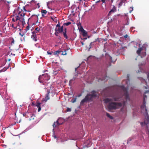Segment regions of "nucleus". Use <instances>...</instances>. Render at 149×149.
<instances>
[{
    "instance_id": "29",
    "label": "nucleus",
    "mask_w": 149,
    "mask_h": 149,
    "mask_svg": "<svg viewBox=\"0 0 149 149\" xmlns=\"http://www.w3.org/2000/svg\"><path fill=\"white\" fill-rule=\"evenodd\" d=\"M76 101V98H75L74 99V100H72V102L73 103H74V102H75Z\"/></svg>"
},
{
    "instance_id": "48",
    "label": "nucleus",
    "mask_w": 149,
    "mask_h": 149,
    "mask_svg": "<svg viewBox=\"0 0 149 149\" xmlns=\"http://www.w3.org/2000/svg\"><path fill=\"white\" fill-rule=\"evenodd\" d=\"M81 43L82 45H84V43L83 42H81Z\"/></svg>"
},
{
    "instance_id": "49",
    "label": "nucleus",
    "mask_w": 149,
    "mask_h": 149,
    "mask_svg": "<svg viewBox=\"0 0 149 149\" xmlns=\"http://www.w3.org/2000/svg\"><path fill=\"white\" fill-rule=\"evenodd\" d=\"M100 1V0H99L97 1H96V3H98V2H99Z\"/></svg>"
},
{
    "instance_id": "42",
    "label": "nucleus",
    "mask_w": 149,
    "mask_h": 149,
    "mask_svg": "<svg viewBox=\"0 0 149 149\" xmlns=\"http://www.w3.org/2000/svg\"><path fill=\"white\" fill-rule=\"evenodd\" d=\"M134 113H133V114L134 115V114H136V113H135V112H136V110H134Z\"/></svg>"
},
{
    "instance_id": "6",
    "label": "nucleus",
    "mask_w": 149,
    "mask_h": 149,
    "mask_svg": "<svg viewBox=\"0 0 149 149\" xmlns=\"http://www.w3.org/2000/svg\"><path fill=\"white\" fill-rule=\"evenodd\" d=\"M93 98V93L91 92V93L88 94L85 97V98L81 100L80 103V105H83L85 102L92 100Z\"/></svg>"
},
{
    "instance_id": "27",
    "label": "nucleus",
    "mask_w": 149,
    "mask_h": 149,
    "mask_svg": "<svg viewBox=\"0 0 149 149\" xmlns=\"http://www.w3.org/2000/svg\"><path fill=\"white\" fill-rule=\"evenodd\" d=\"M54 129L53 130V137H54V138L55 139H56V136L54 134Z\"/></svg>"
},
{
    "instance_id": "13",
    "label": "nucleus",
    "mask_w": 149,
    "mask_h": 149,
    "mask_svg": "<svg viewBox=\"0 0 149 149\" xmlns=\"http://www.w3.org/2000/svg\"><path fill=\"white\" fill-rule=\"evenodd\" d=\"M47 13V11L45 10H42L41 11V13L42 14V16H45Z\"/></svg>"
},
{
    "instance_id": "39",
    "label": "nucleus",
    "mask_w": 149,
    "mask_h": 149,
    "mask_svg": "<svg viewBox=\"0 0 149 149\" xmlns=\"http://www.w3.org/2000/svg\"><path fill=\"white\" fill-rule=\"evenodd\" d=\"M128 36V35L127 34H126L124 36V37L125 38H127Z\"/></svg>"
},
{
    "instance_id": "34",
    "label": "nucleus",
    "mask_w": 149,
    "mask_h": 149,
    "mask_svg": "<svg viewBox=\"0 0 149 149\" xmlns=\"http://www.w3.org/2000/svg\"><path fill=\"white\" fill-rule=\"evenodd\" d=\"M109 118L111 119H113V117L112 116H111V115H110V116Z\"/></svg>"
},
{
    "instance_id": "31",
    "label": "nucleus",
    "mask_w": 149,
    "mask_h": 149,
    "mask_svg": "<svg viewBox=\"0 0 149 149\" xmlns=\"http://www.w3.org/2000/svg\"><path fill=\"white\" fill-rule=\"evenodd\" d=\"M106 114L107 116L108 117H109L110 116V115L107 113H106Z\"/></svg>"
},
{
    "instance_id": "9",
    "label": "nucleus",
    "mask_w": 149,
    "mask_h": 149,
    "mask_svg": "<svg viewBox=\"0 0 149 149\" xmlns=\"http://www.w3.org/2000/svg\"><path fill=\"white\" fill-rule=\"evenodd\" d=\"M61 120V119H59L56 122H54V128L57 125H61L62 123H59L60 121Z\"/></svg>"
},
{
    "instance_id": "30",
    "label": "nucleus",
    "mask_w": 149,
    "mask_h": 149,
    "mask_svg": "<svg viewBox=\"0 0 149 149\" xmlns=\"http://www.w3.org/2000/svg\"><path fill=\"white\" fill-rule=\"evenodd\" d=\"M71 111V109L70 108H68L67 109V111Z\"/></svg>"
},
{
    "instance_id": "21",
    "label": "nucleus",
    "mask_w": 149,
    "mask_h": 149,
    "mask_svg": "<svg viewBox=\"0 0 149 149\" xmlns=\"http://www.w3.org/2000/svg\"><path fill=\"white\" fill-rule=\"evenodd\" d=\"M107 57V58H108L109 60V61L110 62H111L112 61V57L111 56H110L108 55Z\"/></svg>"
},
{
    "instance_id": "57",
    "label": "nucleus",
    "mask_w": 149,
    "mask_h": 149,
    "mask_svg": "<svg viewBox=\"0 0 149 149\" xmlns=\"http://www.w3.org/2000/svg\"><path fill=\"white\" fill-rule=\"evenodd\" d=\"M142 137H143V139H144V138H143V136H142Z\"/></svg>"
},
{
    "instance_id": "35",
    "label": "nucleus",
    "mask_w": 149,
    "mask_h": 149,
    "mask_svg": "<svg viewBox=\"0 0 149 149\" xmlns=\"http://www.w3.org/2000/svg\"><path fill=\"white\" fill-rule=\"evenodd\" d=\"M91 57H93V56H89L88 58V60H90V58Z\"/></svg>"
},
{
    "instance_id": "51",
    "label": "nucleus",
    "mask_w": 149,
    "mask_h": 149,
    "mask_svg": "<svg viewBox=\"0 0 149 149\" xmlns=\"http://www.w3.org/2000/svg\"><path fill=\"white\" fill-rule=\"evenodd\" d=\"M19 34H20V35L21 36H23V35L22 34L20 33H19Z\"/></svg>"
},
{
    "instance_id": "14",
    "label": "nucleus",
    "mask_w": 149,
    "mask_h": 149,
    "mask_svg": "<svg viewBox=\"0 0 149 149\" xmlns=\"http://www.w3.org/2000/svg\"><path fill=\"white\" fill-rule=\"evenodd\" d=\"M63 26L61 27H59L57 29V31L59 33L62 32L63 31Z\"/></svg>"
},
{
    "instance_id": "36",
    "label": "nucleus",
    "mask_w": 149,
    "mask_h": 149,
    "mask_svg": "<svg viewBox=\"0 0 149 149\" xmlns=\"http://www.w3.org/2000/svg\"><path fill=\"white\" fill-rule=\"evenodd\" d=\"M56 29L58 27V28L59 27H60V26H59V24H57L56 26Z\"/></svg>"
},
{
    "instance_id": "24",
    "label": "nucleus",
    "mask_w": 149,
    "mask_h": 149,
    "mask_svg": "<svg viewBox=\"0 0 149 149\" xmlns=\"http://www.w3.org/2000/svg\"><path fill=\"white\" fill-rule=\"evenodd\" d=\"M117 34L119 36H121L122 35V33L117 32Z\"/></svg>"
},
{
    "instance_id": "2",
    "label": "nucleus",
    "mask_w": 149,
    "mask_h": 149,
    "mask_svg": "<svg viewBox=\"0 0 149 149\" xmlns=\"http://www.w3.org/2000/svg\"><path fill=\"white\" fill-rule=\"evenodd\" d=\"M147 79L148 80V82L145 79H143L142 81V83L145 84L144 86L145 89H146L145 91L144 94L143 95V104L141 107V112L143 113L145 115V119L144 120H149V116L148 115L147 109L146 107L147 96L145 95V94L149 93V73L147 74Z\"/></svg>"
},
{
    "instance_id": "17",
    "label": "nucleus",
    "mask_w": 149,
    "mask_h": 149,
    "mask_svg": "<svg viewBox=\"0 0 149 149\" xmlns=\"http://www.w3.org/2000/svg\"><path fill=\"white\" fill-rule=\"evenodd\" d=\"M64 37L66 39H68V36L66 35V29H65V31L63 33Z\"/></svg>"
},
{
    "instance_id": "18",
    "label": "nucleus",
    "mask_w": 149,
    "mask_h": 149,
    "mask_svg": "<svg viewBox=\"0 0 149 149\" xmlns=\"http://www.w3.org/2000/svg\"><path fill=\"white\" fill-rule=\"evenodd\" d=\"M126 0H121L119 4V6L120 7L123 4V3H124Z\"/></svg>"
},
{
    "instance_id": "60",
    "label": "nucleus",
    "mask_w": 149,
    "mask_h": 149,
    "mask_svg": "<svg viewBox=\"0 0 149 149\" xmlns=\"http://www.w3.org/2000/svg\"><path fill=\"white\" fill-rule=\"evenodd\" d=\"M92 44V43H91V44H90V45H91V44Z\"/></svg>"
},
{
    "instance_id": "33",
    "label": "nucleus",
    "mask_w": 149,
    "mask_h": 149,
    "mask_svg": "<svg viewBox=\"0 0 149 149\" xmlns=\"http://www.w3.org/2000/svg\"><path fill=\"white\" fill-rule=\"evenodd\" d=\"M109 118L111 119H113V117L112 116H111V115H110V116Z\"/></svg>"
},
{
    "instance_id": "8",
    "label": "nucleus",
    "mask_w": 149,
    "mask_h": 149,
    "mask_svg": "<svg viewBox=\"0 0 149 149\" xmlns=\"http://www.w3.org/2000/svg\"><path fill=\"white\" fill-rule=\"evenodd\" d=\"M48 94H47L45 98L43 99V101L46 102L48 100H49V93H52V92L50 89H48Z\"/></svg>"
},
{
    "instance_id": "28",
    "label": "nucleus",
    "mask_w": 149,
    "mask_h": 149,
    "mask_svg": "<svg viewBox=\"0 0 149 149\" xmlns=\"http://www.w3.org/2000/svg\"><path fill=\"white\" fill-rule=\"evenodd\" d=\"M29 26H27L26 27V31H27L29 30Z\"/></svg>"
},
{
    "instance_id": "52",
    "label": "nucleus",
    "mask_w": 149,
    "mask_h": 149,
    "mask_svg": "<svg viewBox=\"0 0 149 149\" xmlns=\"http://www.w3.org/2000/svg\"><path fill=\"white\" fill-rule=\"evenodd\" d=\"M87 38H83V39H84V40H86V39H87Z\"/></svg>"
},
{
    "instance_id": "45",
    "label": "nucleus",
    "mask_w": 149,
    "mask_h": 149,
    "mask_svg": "<svg viewBox=\"0 0 149 149\" xmlns=\"http://www.w3.org/2000/svg\"><path fill=\"white\" fill-rule=\"evenodd\" d=\"M85 0H79V1H85Z\"/></svg>"
},
{
    "instance_id": "47",
    "label": "nucleus",
    "mask_w": 149,
    "mask_h": 149,
    "mask_svg": "<svg viewBox=\"0 0 149 149\" xmlns=\"http://www.w3.org/2000/svg\"><path fill=\"white\" fill-rule=\"evenodd\" d=\"M37 5H38V8H39L40 7V5H39V3H38V4H37Z\"/></svg>"
},
{
    "instance_id": "53",
    "label": "nucleus",
    "mask_w": 149,
    "mask_h": 149,
    "mask_svg": "<svg viewBox=\"0 0 149 149\" xmlns=\"http://www.w3.org/2000/svg\"><path fill=\"white\" fill-rule=\"evenodd\" d=\"M32 117H33L32 119H34V117H34V116H33Z\"/></svg>"
},
{
    "instance_id": "46",
    "label": "nucleus",
    "mask_w": 149,
    "mask_h": 149,
    "mask_svg": "<svg viewBox=\"0 0 149 149\" xmlns=\"http://www.w3.org/2000/svg\"><path fill=\"white\" fill-rule=\"evenodd\" d=\"M105 0H102V1L103 3H104L105 1Z\"/></svg>"
},
{
    "instance_id": "55",
    "label": "nucleus",
    "mask_w": 149,
    "mask_h": 149,
    "mask_svg": "<svg viewBox=\"0 0 149 149\" xmlns=\"http://www.w3.org/2000/svg\"><path fill=\"white\" fill-rule=\"evenodd\" d=\"M2 72V70H0V72Z\"/></svg>"
},
{
    "instance_id": "59",
    "label": "nucleus",
    "mask_w": 149,
    "mask_h": 149,
    "mask_svg": "<svg viewBox=\"0 0 149 149\" xmlns=\"http://www.w3.org/2000/svg\"><path fill=\"white\" fill-rule=\"evenodd\" d=\"M125 16H127V14H125Z\"/></svg>"
},
{
    "instance_id": "40",
    "label": "nucleus",
    "mask_w": 149,
    "mask_h": 149,
    "mask_svg": "<svg viewBox=\"0 0 149 149\" xmlns=\"http://www.w3.org/2000/svg\"><path fill=\"white\" fill-rule=\"evenodd\" d=\"M59 52V51H57L55 52V54H57V53H58Z\"/></svg>"
},
{
    "instance_id": "7",
    "label": "nucleus",
    "mask_w": 149,
    "mask_h": 149,
    "mask_svg": "<svg viewBox=\"0 0 149 149\" xmlns=\"http://www.w3.org/2000/svg\"><path fill=\"white\" fill-rule=\"evenodd\" d=\"M50 79L49 76L47 74H44L40 75L39 77V81L40 83H44Z\"/></svg>"
},
{
    "instance_id": "61",
    "label": "nucleus",
    "mask_w": 149,
    "mask_h": 149,
    "mask_svg": "<svg viewBox=\"0 0 149 149\" xmlns=\"http://www.w3.org/2000/svg\"><path fill=\"white\" fill-rule=\"evenodd\" d=\"M89 38V36H88V38Z\"/></svg>"
},
{
    "instance_id": "62",
    "label": "nucleus",
    "mask_w": 149,
    "mask_h": 149,
    "mask_svg": "<svg viewBox=\"0 0 149 149\" xmlns=\"http://www.w3.org/2000/svg\"><path fill=\"white\" fill-rule=\"evenodd\" d=\"M93 33H95V32H93Z\"/></svg>"
},
{
    "instance_id": "26",
    "label": "nucleus",
    "mask_w": 149,
    "mask_h": 149,
    "mask_svg": "<svg viewBox=\"0 0 149 149\" xmlns=\"http://www.w3.org/2000/svg\"><path fill=\"white\" fill-rule=\"evenodd\" d=\"M67 54L66 51H64V52H63L62 53V54L63 55H66Z\"/></svg>"
},
{
    "instance_id": "20",
    "label": "nucleus",
    "mask_w": 149,
    "mask_h": 149,
    "mask_svg": "<svg viewBox=\"0 0 149 149\" xmlns=\"http://www.w3.org/2000/svg\"><path fill=\"white\" fill-rule=\"evenodd\" d=\"M35 30L36 31L34 32H35V33L36 32L37 33L40 30V28L38 27H37L36 29Z\"/></svg>"
},
{
    "instance_id": "25",
    "label": "nucleus",
    "mask_w": 149,
    "mask_h": 149,
    "mask_svg": "<svg viewBox=\"0 0 149 149\" xmlns=\"http://www.w3.org/2000/svg\"><path fill=\"white\" fill-rule=\"evenodd\" d=\"M71 24V23L70 22H68L65 23V24L66 25L68 26V25H69Z\"/></svg>"
},
{
    "instance_id": "54",
    "label": "nucleus",
    "mask_w": 149,
    "mask_h": 149,
    "mask_svg": "<svg viewBox=\"0 0 149 149\" xmlns=\"http://www.w3.org/2000/svg\"><path fill=\"white\" fill-rule=\"evenodd\" d=\"M103 50L104 52H106L105 51V48H104V49Z\"/></svg>"
},
{
    "instance_id": "37",
    "label": "nucleus",
    "mask_w": 149,
    "mask_h": 149,
    "mask_svg": "<svg viewBox=\"0 0 149 149\" xmlns=\"http://www.w3.org/2000/svg\"><path fill=\"white\" fill-rule=\"evenodd\" d=\"M47 53L49 54H52V52H47Z\"/></svg>"
},
{
    "instance_id": "16",
    "label": "nucleus",
    "mask_w": 149,
    "mask_h": 149,
    "mask_svg": "<svg viewBox=\"0 0 149 149\" xmlns=\"http://www.w3.org/2000/svg\"><path fill=\"white\" fill-rule=\"evenodd\" d=\"M78 26L79 30L80 32L82 31H83L84 30L83 28L81 25H78Z\"/></svg>"
},
{
    "instance_id": "15",
    "label": "nucleus",
    "mask_w": 149,
    "mask_h": 149,
    "mask_svg": "<svg viewBox=\"0 0 149 149\" xmlns=\"http://www.w3.org/2000/svg\"><path fill=\"white\" fill-rule=\"evenodd\" d=\"M81 33L82 34L84 37H85L87 36V32L85 30H84L81 32Z\"/></svg>"
},
{
    "instance_id": "56",
    "label": "nucleus",
    "mask_w": 149,
    "mask_h": 149,
    "mask_svg": "<svg viewBox=\"0 0 149 149\" xmlns=\"http://www.w3.org/2000/svg\"><path fill=\"white\" fill-rule=\"evenodd\" d=\"M77 68H75V70H76H76H77Z\"/></svg>"
},
{
    "instance_id": "5",
    "label": "nucleus",
    "mask_w": 149,
    "mask_h": 149,
    "mask_svg": "<svg viewBox=\"0 0 149 149\" xmlns=\"http://www.w3.org/2000/svg\"><path fill=\"white\" fill-rule=\"evenodd\" d=\"M93 98V93L91 92V93L88 94L85 97V98L81 100L80 103V105H83L85 102L92 100Z\"/></svg>"
},
{
    "instance_id": "41",
    "label": "nucleus",
    "mask_w": 149,
    "mask_h": 149,
    "mask_svg": "<svg viewBox=\"0 0 149 149\" xmlns=\"http://www.w3.org/2000/svg\"><path fill=\"white\" fill-rule=\"evenodd\" d=\"M132 138H134V137H132ZM131 138H130V139H128V140L129 141H131L132 140V139Z\"/></svg>"
},
{
    "instance_id": "58",
    "label": "nucleus",
    "mask_w": 149,
    "mask_h": 149,
    "mask_svg": "<svg viewBox=\"0 0 149 149\" xmlns=\"http://www.w3.org/2000/svg\"><path fill=\"white\" fill-rule=\"evenodd\" d=\"M128 23L126 24L127 25H128Z\"/></svg>"
},
{
    "instance_id": "43",
    "label": "nucleus",
    "mask_w": 149,
    "mask_h": 149,
    "mask_svg": "<svg viewBox=\"0 0 149 149\" xmlns=\"http://www.w3.org/2000/svg\"><path fill=\"white\" fill-rule=\"evenodd\" d=\"M51 2H47V6H48V5L50 3H51Z\"/></svg>"
},
{
    "instance_id": "1",
    "label": "nucleus",
    "mask_w": 149,
    "mask_h": 149,
    "mask_svg": "<svg viewBox=\"0 0 149 149\" xmlns=\"http://www.w3.org/2000/svg\"><path fill=\"white\" fill-rule=\"evenodd\" d=\"M127 79L125 81L126 84L117 87V92L111 96V97L104 99V102L108 103L107 107L109 111L121 107L120 113L123 116L126 115L127 111L126 103L130 101V99L128 92V85L129 83V75L127 74Z\"/></svg>"
},
{
    "instance_id": "44",
    "label": "nucleus",
    "mask_w": 149,
    "mask_h": 149,
    "mask_svg": "<svg viewBox=\"0 0 149 149\" xmlns=\"http://www.w3.org/2000/svg\"><path fill=\"white\" fill-rule=\"evenodd\" d=\"M81 65H85V63L84 62H82V63L81 64Z\"/></svg>"
},
{
    "instance_id": "22",
    "label": "nucleus",
    "mask_w": 149,
    "mask_h": 149,
    "mask_svg": "<svg viewBox=\"0 0 149 149\" xmlns=\"http://www.w3.org/2000/svg\"><path fill=\"white\" fill-rule=\"evenodd\" d=\"M130 11L129 13H131V12L133 10V7L132 6L130 7V8L129 9Z\"/></svg>"
},
{
    "instance_id": "19",
    "label": "nucleus",
    "mask_w": 149,
    "mask_h": 149,
    "mask_svg": "<svg viewBox=\"0 0 149 149\" xmlns=\"http://www.w3.org/2000/svg\"><path fill=\"white\" fill-rule=\"evenodd\" d=\"M40 104L39 103H38L36 105V106L38 108V111H40L41 109V108L40 107Z\"/></svg>"
},
{
    "instance_id": "10",
    "label": "nucleus",
    "mask_w": 149,
    "mask_h": 149,
    "mask_svg": "<svg viewBox=\"0 0 149 149\" xmlns=\"http://www.w3.org/2000/svg\"><path fill=\"white\" fill-rule=\"evenodd\" d=\"M109 78V77L107 76V74H105L104 77H102V78L101 79H100L101 80L106 81H107Z\"/></svg>"
},
{
    "instance_id": "50",
    "label": "nucleus",
    "mask_w": 149,
    "mask_h": 149,
    "mask_svg": "<svg viewBox=\"0 0 149 149\" xmlns=\"http://www.w3.org/2000/svg\"><path fill=\"white\" fill-rule=\"evenodd\" d=\"M93 96H94V97H95V92H94V95H93Z\"/></svg>"
},
{
    "instance_id": "3",
    "label": "nucleus",
    "mask_w": 149,
    "mask_h": 149,
    "mask_svg": "<svg viewBox=\"0 0 149 149\" xmlns=\"http://www.w3.org/2000/svg\"><path fill=\"white\" fill-rule=\"evenodd\" d=\"M14 13L15 15L18 14V15L13 17L12 18V21L15 22L17 20H19L21 22L22 24L25 23V21L23 17L24 15V14L21 12L19 8L16 9L14 11Z\"/></svg>"
},
{
    "instance_id": "23",
    "label": "nucleus",
    "mask_w": 149,
    "mask_h": 149,
    "mask_svg": "<svg viewBox=\"0 0 149 149\" xmlns=\"http://www.w3.org/2000/svg\"><path fill=\"white\" fill-rule=\"evenodd\" d=\"M55 31H56V32L55 33V34L56 36H58V32H57V29H56V28L55 29Z\"/></svg>"
},
{
    "instance_id": "32",
    "label": "nucleus",
    "mask_w": 149,
    "mask_h": 149,
    "mask_svg": "<svg viewBox=\"0 0 149 149\" xmlns=\"http://www.w3.org/2000/svg\"><path fill=\"white\" fill-rule=\"evenodd\" d=\"M75 78L74 77L73 78V79H71L70 80V81H69V84H70L71 83V82H72V80L73 79H75Z\"/></svg>"
},
{
    "instance_id": "11",
    "label": "nucleus",
    "mask_w": 149,
    "mask_h": 149,
    "mask_svg": "<svg viewBox=\"0 0 149 149\" xmlns=\"http://www.w3.org/2000/svg\"><path fill=\"white\" fill-rule=\"evenodd\" d=\"M35 32H33V35L31 36V38L35 41H36L37 40Z\"/></svg>"
},
{
    "instance_id": "4",
    "label": "nucleus",
    "mask_w": 149,
    "mask_h": 149,
    "mask_svg": "<svg viewBox=\"0 0 149 149\" xmlns=\"http://www.w3.org/2000/svg\"><path fill=\"white\" fill-rule=\"evenodd\" d=\"M146 45H143L137 51V53L139 56H140L141 58H142L146 55Z\"/></svg>"
},
{
    "instance_id": "12",
    "label": "nucleus",
    "mask_w": 149,
    "mask_h": 149,
    "mask_svg": "<svg viewBox=\"0 0 149 149\" xmlns=\"http://www.w3.org/2000/svg\"><path fill=\"white\" fill-rule=\"evenodd\" d=\"M116 8L114 7L113 8V9H112L109 12V15H111L112 13H114V12H115L116 10Z\"/></svg>"
},
{
    "instance_id": "38",
    "label": "nucleus",
    "mask_w": 149,
    "mask_h": 149,
    "mask_svg": "<svg viewBox=\"0 0 149 149\" xmlns=\"http://www.w3.org/2000/svg\"><path fill=\"white\" fill-rule=\"evenodd\" d=\"M12 26L13 28H15V29H16V28H17V27H15V26H14V25L13 24H12Z\"/></svg>"
}]
</instances>
